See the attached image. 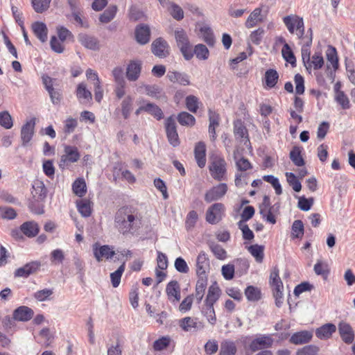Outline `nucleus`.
Returning <instances> with one entry per match:
<instances>
[{
  "label": "nucleus",
  "mask_w": 355,
  "mask_h": 355,
  "mask_svg": "<svg viewBox=\"0 0 355 355\" xmlns=\"http://www.w3.org/2000/svg\"><path fill=\"white\" fill-rule=\"evenodd\" d=\"M140 215L132 207H122L115 214L114 226L123 235L133 234L140 228Z\"/></svg>",
  "instance_id": "1"
},
{
  "label": "nucleus",
  "mask_w": 355,
  "mask_h": 355,
  "mask_svg": "<svg viewBox=\"0 0 355 355\" xmlns=\"http://www.w3.org/2000/svg\"><path fill=\"white\" fill-rule=\"evenodd\" d=\"M283 21L290 33L293 34L296 31L295 34L298 39L304 37V24L302 17L297 15H288L284 17Z\"/></svg>",
  "instance_id": "2"
},
{
  "label": "nucleus",
  "mask_w": 355,
  "mask_h": 355,
  "mask_svg": "<svg viewBox=\"0 0 355 355\" xmlns=\"http://www.w3.org/2000/svg\"><path fill=\"white\" fill-rule=\"evenodd\" d=\"M226 162L220 157H215L209 166V170L211 177L217 180L221 181L225 179Z\"/></svg>",
  "instance_id": "3"
},
{
  "label": "nucleus",
  "mask_w": 355,
  "mask_h": 355,
  "mask_svg": "<svg viewBox=\"0 0 355 355\" xmlns=\"http://www.w3.org/2000/svg\"><path fill=\"white\" fill-rule=\"evenodd\" d=\"M225 211V206L220 202H216L211 205L206 212V220L207 223L214 225L222 220Z\"/></svg>",
  "instance_id": "4"
},
{
  "label": "nucleus",
  "mask_w": 355,
  "mask_h": 355,
  "mask_svg": "<svg viewBox=\"0 0 355 355\" xmlns=\"http://www.w3.org/2000/svg\"><path fill=\"white\" fill-rule=\"evenodd\" d=\"M36 124V118L33 117L27 121L21 127L20 132V138L21 146H28L35 134V126Z\"/></svg>",
  "instance_id": "5"
},
{
  "label": "nucleus",
  "mask_w": 355,
  "mask_h": 355,
  "mask_svg": "<svg viewBox=\"0 0 355 355\" xmlns=\"http://www.w3.org/2000/svg\"><path fill=\"white\" fill-rule=\"evenodd\" d=\"M326 58L327 60V73L329 74L332 80L334 79V73L338 69V58L337 51L333 46H329L326 51Z\"/></svg>",
  "instance_id": "6"
},
{
  "label": "nucleus",
  "mask_w": 355,
  "mask_h": 355,
  "mask_svg": "<svg viewBox=\"0 0 355 355\" xmlns=\"http://www.w3.org/2000/svg\"><path fill=\"white\" fill-rule=\"evenodd\" d=\"M166 132L168 141L173 147L180 145V141L177 132L176 123L174 118L171 116L166 120Z\"/></svg>",
  "instance_id": "7"
},
{
  "label": "nucleus",
  "mask_w": 355,
  "mask_h": 355,
  "mask_svg": "<svg viewBox=\"0 0 355 355\" xmlns=\"http://www.w3.org/2000/svg\"><path fill=\"white\" fill-rule=\"evenodd\" d=\"M227 191V185L225 183H220L208 190L205 195V200L211 202L223 198Z\"/></svg>",
  "instance_id": "8"
},
{
  "label": "nucleus",
  "mask_w": 355,
  "mask_h": 355,
  "mask_svg": "<svg viewBox=\"0 0 355 355\" xmlns=\"http://www.w3.org/2000/svg\"><path fill=\"white\" fill-rule=\"evenodd\" d=\"M94 256L98 261H101L103 258L106 259H111L115 254L114 248L108 245L99 246L98 243H96L92 246Z\"/></svg>",
  "instance_id": "9"
},
{
  "label": "nucleus",
  "mask_w": 355,
  "mask_h": 355,
  "mask_svg": "<svg viewBox=\"0 0 355 355\" xmlns=\"http://www.w3.org/2000/svg\"><path fill=\"white\" fill-rule=\"evenodd\" d=\"M304 44L302 46L301 53L302 58L304 66H307L306 64L310 62L311 59V51L310 48L312 44L313 40V32L312 29L309 28L304 37L301 39Z\"/></svg>",
  "instance_id": "10"
},
{
  "label": "nucleus",
  "mask_w": 355,
  "mask_h": 355,
  "mask_svg": "<svg viewBox=\"0 0 355 355\" xmlns=\"http://www.w3.org/2000/svg\"><path fill=\"white\" fill-rule=\"evenodd\" d=\"M274 340L269 335H261L259 337L254 339L250 344V349L255 352L260 349L271 347Z\"/></svg>",
  "instance_id": "11"
},
{
  "label": "nucleus",
  "mask_w": 355,
  "mask_h": 355,
  "mask_svg": "<svg viewBox=\"0 0 355 355\" xmlns=\"http://www.w3.org/2000/svg\"><path fill=\"white\" fill-rule=\"evenodd\" d=\"M168 45L166 41L161 37L154 40L151 44L153 53L159 58H163L168 55Z\"/></svg>",
  "instance_id": "12"
},
{
  "label": "nucleus",
  "mask_w": 355,
  "mask_h": 355,
  "mask_svg": "<svg viewBox=\"0 0 355 355\" xmlns=\"http://www.w3.org/2000/svg\"><path fill=\"white\" fill-rule=\"evenodd\" d=\"M135 37L137 43L141 45L146 44L150 38V30L146 24H139L135 30Z\"/></svg>",
  "instance_id": "13"
},
{
  "label": "nucleus",
  "mask_w": 355,
  "mask_h": 355,
  "mask_svg": "<svg viewBox=\"0 0 355 355\" xmlns=\"http://www.w3.org/2000/svg\"><path fill=\"white\" fill-rule=\"evenodd\" d=\"M33 199L37 202L43 201L47 195V189L43 181L35 180L32 184L31 191Z\"/></svg>",
  "instance_id": "14"
},
{
  "label": "nucleus",
  "mask_w": 355,
  "mask_h": 355,
  "mask_svg": "<svg viewBox=\"0 0 355 355\" xmlns=\"http://www.w3.org/2000/svg\"><path fill=\"white\" fill-rule=\"evenodd\" d=\"M234 134L237 140L243 142L247 147L250 144L248 130L241 120L234 122Z\"/></svg>",
  "instance_id": "15"
},
{
  "label": "nucleus",
  "mask_w": 355,
  "mask_h": 355,
  "mask_svg": "<svg viewBox=\"0 0 355 355\" xmlns=\"http://www.w3.org/2000/svg\"><path fill=\"white\" fill-rule=\"evenodd\" d=\"M339 334L344 343L351 344L354 340V332L351 325L345 322L338 324Z\"/></svg>",
  "instance_id": "16"
},
{
  "label": "nucleus",
  "mask_w": 355,
  "mask_h": 355,
  "mask_svg": "<svg viewBox=\"0 0 355 355\" xmlns=\"http://www.w3.org/2000/svg\"><path fill=\"white\" fill-rule=\"evenodd\" d=\"M78 42L86 49L97 51L100 49L98 40L94 36L80 33L78 36Z\"/></svg>",
  "instance_id": "17"
},
{
  "label": "nucleus",
  "mask_w": 355,
  "mask_h": 355,
  "mask_svg": "<svg viewBox=\"0 0 355 355\" xmlns=\"http://www.w3.org/2000/svg\"><path fill=\"white\" fill-rule=\"evenodd\" d=\"M80 157V155L76 146H65L64 154L61 157L60 166H62L66 162H76Z\"/></svg>",
  "instance_id": "18"
},
{
  "label": "nucleus",
  "mask_w": 355,
  "mask_h": 355,
  "mask_svg": "<svg viewBox=\"0 0 355 355\" xmlns=\"http://www.w3.org/2000/svg\"><path fill=\"white\" fill-rule=\"evenodd\" d=\"M209 269V260L205 252H200L196 259V273L198 277L207 276V271Z\"/></svg>",
  "instance_id": "19"
},
{
  "label": "nucleus",
  "mask_w": 355,
  "mask_h": 355,
  "mask_svg": "<svg viewBox=\"0 0 355 355\" xmlns=\"http://www.w3.org/2000/svg\"><path fill=\"white\" fill-rule=\"evenodd\" d=\"M142 63L139 60L131 61L128 65L126 77L130 81H136L141 73Z\"/></svg>",
  "instance_id": "20"
},
{
  "label": "nucleus",
  "mask_w": 355,
  "mask_h": 355,
  "mask_svg": "<svg viewBox=\"0 0 355 355\" xmlns=\"http://www.w3.org/2000/svg\"><path fill=\"white\" fill-rule=\"evenodd\" d=\"M39 261H32L26 263L23 267L19 268L15 272L16 277H28L30 275L35 272L40 267Z\"/></svg>",
  "instance_id": "21"
},
{
  "label": "nucleus",
  "mask_w": 355,
  "mask_h": 355,
  "mask_svg": "<svg viewBox=\"0 0 355 355\" xmlns=\"http://www.w3.org/2000/svg\"><path fill=\"white\" fill-rule=\"evenodd\" d=\"M194 156L197 164L200 168L205 167L206 164V145L203 141H198L194 148Z\"/></svg>",
  "instance_id": "22"
},
{
  "label": "nucleus",
  "mask_w": 355,
  "mask_h": 355,
  "mask_svg": "<svg viewBox=\"0 0 355 355\" xmlns=\"http://www.w3.org/2000/svg\"><path fill=\"white\" fill-rule=\"evenodd\" d=\"M138 103H144L145 112L150 114L157 120H161L164 117V114L162 109L156 104L150 102H147L144 98H141L137 101Z\"/></svg>",
  "instance_id": "23"
},
{
  "label": "nucleus",
  "mask_w": 355,
  "mask_h": 355,
  "mask_svg": "<svg viewBox=\"0 0 355 355\" xmlns=\"http://www.w3.org/2000/svg\"><path fill=\"white\" fill-rule=\"evenodd\" d=\"M33 311L26 306H21L13 311V319L17 321L26 322L33 316Z\"/></svg>",
  "instance_id": "24"
},
{
  "label": "nucleus",
  "mask_w": 355,
  "mask_h": 355,
  "mask_svg": "<svg viewBox=\"0 0 355 355\" xmlns=\"http://www.w3.org/2000/svg\"><path fill=\"white\" fill-rule=\"evenodd\" d=\"M313 337L311 332L301 331L293 334L290 338V343L295 345H303L309 343Z\"/></svg>",
  "instance_id": "25"
},
{
  "label": "nucleus",
  "mask_w": 355,
  "mask_h": 355,
  "mask_svg": "<svg viewBox=\"0 0 355 355\" xmlns=\"http://www.w3.org/2000/svg\"><path fill=\"white\" fill-rule=\"evenodd\" d=\"M336 327L332 323L325 324L315 330L316 336L321 339H328L336 332Z\"/></svg>",
  "instance_id": "26"
},
{
  "label": "nucleus",
  "mask_w": 355,
  "mask_h": 355,
  "mask_svg": "<svg viewBox=\"0 0 355 355\" xmlns=\"http://www.w3.org/2000/svg\"><path fill=\"white\" fill-rule=\"evenodd\" d=\"M76 96L81 103H87L92 98L91 92L87 89L86 85L84 83H80L78 85Z\"/></svg>",
  "instance_id": "27"
},
{
  "label": "nucleus",
  "mask_w": 355,
  "mask_h": 355,
  "mask_svg": "<svg viewBox=\"0 0 355 355\" xmlns=\"http://www.w3.org/2000/svg\"><path fill=\"white\" fill-rule=\"evenodd\" d=\"M166 293L169 300H171L172 297H173L174 300L180 301L181 296L180 287L178 282L175 280L168 282L166 285Z\"/></svg>",
  "instance_id": "28"
},
{
  "label": "nucleus",
  "mask_w": 355,
  "mask_h": 355,
  "mask_svg": "<svg viewBox=\"0 0 355 355\" xmlns=\"http://www.w3.org/2000/svg\"><path fill=\"white\" fill-rule=\"evenodd\" d=\"M207 285V277L200 276L196 286L195 297L197 300L198 304H200L203 298L205 291Z\"/></svg>",
  "instance_id": "29"
},
{
  "label": "nucleus",
  "mask_w": 355,
  "mask_h": 355,
  "mask_svg": "<svg viewBox=\"0 0 355 355\" xmlns=\"http://www.w3.org/2000/svg\"><path fill=\"white\" fill-rule=\"evenodd\" d=\"M233 158L236 163L238 171L245 172L252 168V166L249 160L243 157H239V150L235 149L233 152Z\"/></svg>",
  "instance_id": "30"
},
{
  "label": "nucleus",
  "mask_w": 355,
  "mask_h": 355,
  "mask_svg": "<svg viewBox=\"0 0 355 355\" xmlns=\"http://www.w3.org/2000/svg\"><path fill=\"white\" fill-rule=\"evenodd\" d=\"M33 31L35 36L42 42H44L47 40V27L43 22L37 21L32 26Z\"/></svg>",
  "instance_id": "31"
},
{
  "label": "nucleus",
  "mask_w": 355,
  "mask_h": 355,
  "mask_svg": "<svg viewBox=\"0 0 355 355\" xmlns=\"http://www.w3.org/2000/svg\"><path fill=\"white\" fill-rule=\"evenodd\" d=\"M21 231L28 237H34L39 232V226L34 221H28L21 225Z\"/></svg>",
  "instance_id": "32"
},
{
  "label": "nucleus",
  "mask_w": 355,
  "mask_h": 355,
  "mask_svg": "<svg viewBox=\"0 0 355 355\" xmlns=\"http://www.w3.org/2000/svg\"><path fill=\"white\" fill-rule=\"evenodd\" d=\"M263 21L261 16V9L255 8L248 17L245 26L247 28H251Z\"/></svg>",
  "instance_id": "33"
},
{
  "label": "nucleus",
  "mask_w": 355,
  "mask_h": 355,
  "mask_svg": "<svg viewBox=\"0 0 355 355\" xmlns=\"http://www.w3.org/2000/svg\"><path fill=\"white\" fill-rule=\"evenodd\" d=\"M200 32L203 41L209 46H214L216 42V40L211 28L209 26H204L200 28Z\"/></svg>",
  "instance_id": "34"
},
{
  "label": "nucleus",
  "mask_w": 355,
  "mask_h": 355,
  "mask_svg": "<svg viewBox=\"0 0 355 355\" xmlns=\"http://www.w3.org/2000/svg\"><path fill=\"white\" fill-rule=\"evenodd\" d=\"M236 344L232 340H226L221 343L218 355H236Z\"/></svg>",
  "instance_id": "35"
},
{
  "label": "nucleus",
  "mask_w": 355,
  "mask_h": 355,
  "mask_svg": "<svg viewBox=\"0 0 355 355\" xmlns=\"http://www.w3.org/2000/svg\"><path fill=\"white\" fill-rule=\"evenodd\" d=\"M220 296V288L216 285L209 286L208 293L205 300V304L212 305L216 303Z\"/></svg>",
  "instance_id": "36"
},
{
  "label": "nucleus",
  "mask_w": 355,
  "mask_h": 355,
  "mask_svg": "<svg viewBox=\"0 0 355 355\" xmlns=\"http://www.w3.org/2000/svg\"><path fill=\"white\" fill-rule=\"evenodd\" d=\"M324 64L323 57L321 53L315 52L310 59V62L307 63L305 66L306 69L313 67L314 69L318 70L321 69Z\"/></svg>",
  "instance_id": "37"
},
{
  "label": "nucleus",
  "mask_w": 355,
  "mask_h": 355,
  "mask_svg": "<svg viewBox=\"0 0 355 355\" xmlns=\"http://www.w3.org/2000/svg\"><path fill=\"white\" fill-rule=\"evenodd\" d=\"M244 293L248 300L251 302H257L261 297L260 289L254 286H248L245 289Z\"/></svg>",
  "instance_id": "38"
},
{
  "label": "nucleus",
  "mask_w": 355,
  "mask_h": 355,
  "mask_svg": "<svg viewBox=\"0 0 355 355\" xmlns=\"http://www.w3.org/2000/svg\"><path fill=\"white\" fill-rule=\"evenodd\" d=\"M202 314L207 318L209 323L214 325L216 322V317L214 306L205 304L201 310Z\"/></svg>",
  "instance_id": "39"
},
{
  "label": "nucleus",
  "mask_w": 355,
  "mask_h": 355,
  "mask_svg": "<svg viewBox=\"0 0 355 355\" xmlns=\"http://www.w3.org/2000/svg\"><path fill=\"white\" fill-rule=\"evenodd\" d=\"M125 262L126 260L123 261L119 268L110 274L111 282L114 288L118 287L120 284L121 276L125 270Z\"/></svg>",
  "instance_id": "40"
},
{
  "label": "nucleus",
  "mask_w": 355,
  "mask_h": 355,
  "mask_svg": "<svg viewBox=\"0 0 355 355\" xmlns=\"http://www.w3.org/2000/svg\"><path fill=\"white\" fill-rule=\"evenodd\" d=\"M72 189L76 196L83 197L87 192L85 180L83 178L77 179L72 184Z\"/></svg>",
  "instance_id": "41"
},
{
  "label": "nucleus",
  "mask_w": 355,
  "mask_h": 355,
  "mask_svg": "<svg viewBox=\"0 0 355 355\" xmlns=\"http://www.w3.org/2000/svg\"><path fill=\"white\" fill-rule=\"evenodd\" d=\"M279 79V74L276 70L270 69L265 73V81L266 85L270 87H274Z\"/></svg>",
  "instance_id": "42"
},
{
  "label": "nucleus",
  "mask_w": 355,
  "mask_h": 355,
  "mask_svg": "<svg viewBox=\"0 0 355 355\" xmlns=\"http://www.w3.org/2000/svg\"><path fill=\"white\" fill-rule=\"evenodd\" d=\"M250 253L255 258V260L258 263H261L263 259V250L264 248L262 245L258 244L252 245L248 248Z\"/></svg>",
  "instance_id": "43"
},
{
  "label": "nucleus",
  "mask_w": 355,
  "mask_h": 355,
  "mask_svg": "<svg viewBox=\"0 0 355 355\" xmlns=\"http://www.w3.org/2000/svg\"><path fill=\"white\" fill-rule=\"evenodd\" d=\"M196 55V58L201 60H206L209 55V51L207 47L202 44H198L194 46L193 55Z\"/></svg>",
  "instance_id": "44"
},
{
  "label": "nucleus",
  "mask_w": 355,
  "mask_h": 355,
  "mask_svg": "<svg viewBox=\"0 0 355 355\" xmlns=\"http://www.w3.org/2000/svg\"><path fill=\"white\" fill-rule=\"evenodd\" d=\"M117 11L116 6H111L108 7L103 12L101 15L99 20L102 23H108L114 19Z\"/></svg>",
  "instance_id": "45"
},
{
  "label": "nucleus",
  "mask_w": 355,
  "mask_h": 355,
  "mask_svg": "<svg viewBox=\"0 0 355 355\" xmlns=\"http://www.w3.org/2000/svg\"><path fill=\"white\" fill-rule=\"evenodd\" d=\"M177 119L182 125L193 126L196 122L195 117L187 112H180Z\"/></svg>",
  "instance_id": "46"
},
{
  "label": "nucleus",
  "mask_w": 355,
  "mask_h": 355,
  "mask_svg": "<svg viewBox=\"0 0 355 355\" xmlns=\"http://www.w3.org/2000/svg\"><path fill=\"white\" fill-rule=\"evenodd\" d=\"M290 159L295 166H302L305 162L301 155V150L299 147L295 146L290 152Z\"/></svg>",
  "instance_id": "47"
},
{
  "label": "nucleus",
  "mask_w": 355,
  "mask_h": 355,
  "mask_svg": "<svg viewBox=\"0 0 355 355\" xmlns=\"http://www.w3.org/2000/svg\"><path fill=\"white\" fill-rule=\"evenodd\" d=\"M174 35L178 46L190 43L187 33L181 28H178L175 30Z\"/></svg>",
  "instance_id": "48"
},
{
  "label": "nucleus",
  "mask_w": 355,
  "mask_h": 355,
  "mask_svg": "<svg viewBox=\"0 0 355 355\" xmlns=\"http://www.w3.org/2000/svg\"><path fill=\"white\" fill-rule=\"evenodd\" d=\"M133 103V98L127 96L121 102V112L124 119H127L130 116Z\"/></svg>",
  "instance_id": "49"
},
{
  "label": "nucleus",
  "mask_w": 355,
  "mask_h": 355,
  "mask_svg": "<svg viewBox=\"0 0 355 355\" xmlns=\"http://www.w3.org/2000/svg\"><path fill=\"white\" fill-rule=\"evenodd\" d=\"M209 248L215 257L220 260H223L227 257L225 250L218 243L211 242L209 244Z\"/></svg>",
  "instance_id": "50"
},
{
  "label": "nucleus",
  "mask_w": 355,
  "mask_h": 355,
  "mask_svg": "<svg viewBox=\"0 0 355 355\" xmlns=\"http://www.w3.org/2000/svg\"><path fill=\"white\" fill-rule=\"evenodd\" d=\"M282 57L286 62H289L293 66L295 64L296 59L295 55L290 46L287 43H285V44L283 46L282 49Z\"/></svg>",
  "instance_id": "51"
},
{
  "label": "nucleus",
  "mask_w": 355,
  "mask_h": 355,
  "mask_svg": "<svg viewBox=\"0 0 355 355\" xmlns=\"http://www.w3.org/2000/svg\"><path fill=\"white\" fill-rule=\"evenodd\" d=\"M279 272L277 266H275L270 272L269 282L272 288L284 286L279 277Z\"/></svg>",
  "instance_id": "52"
},
{
  "label": "nucleus",
  "mask_w": 355,
  "mask_h": 355,
  "mask_svg": "<svg viewBox=\"0 0 355 355\" xmlns=\"http://www.w3.org/2000/svg\"><path fill=\"white\" fill-rule=\"evenodd\" d=\"M196 324V318L185 317L180 320L179 325L184 331H190L195 329Z\"/></svg>",
  "instance_id": "53"
},
{
  "label": "nucleus",
  "mask_w": 355,
  "mask_h": 355,
  "mask_svg": "<svg viewBox=\"0 0 355 355\" xmlns=\"http://www.w3.org/2000/svg\"><path fill=\"white\" fill-rule=\"evenodd\" d=\"M285 175L287 178L288 184L292 187L293 189L296 192L300 191L302 189V184L297 180L296 175L291 172H286Z\"/></svg>",
  "instance_id": "54"
},
{
  "label": "nucleus",
  "mask_w": 355,
  "mask_h": 355,
  "mask_svg": "<svg viewBox=\"0 0 355 355\" xmlns=\"http://www.w3.org/2000/svg\"><path fill=\"white\" fill-rule=\"evenodd\" d=\"M263 180L270 183L273 187L277 195H281L282 193V186L278 178L272 175H266L263 177Z\"/></svg>",
  "instance_id": "55"
},
{
  "label": "nucleus",
  "mask_w": 355,
  "mask_h": 355,
  "mask_svg": "<svg viewBox=\"0 0 355 355\" xmlns=\"http://www.w3.org/2000/svg\"><path fill=\"white\" fill-rule=\"evenodd\" d=\"M51 0H32V5L35 11L37 13H42L46 10Z\"/></svg>",
  "instance_id": "56"
},
{
  "label": "nucleus",
  "mask_w": 355,
  "mask_h": 355,
  "mask_svg": "<svg viewBox=\"0 0 355 355\" xmlns=\"http://www.w3.org/2000/svg\"><path fill=\"white\" fill-rule=\"evenodd\" d=\"M0 125L6 129L13 126L12 118L8 111L0 112Z\"/></svg>",
  "instance_id": "57"
},
{
  "label": "nucleus",
  "mask_w": 355,
  "mask_h": 355,
  "mask_svg": "<svg viewBox=\"0 0 355 355\" xmlns=\"http://www.w3.org/2000/svg\"><path fill=\"white\" fill-rule=\"evenodd\" d=\"M334 99L343 110H347L350 108V102L349 98L345 94V92H338V94L334 95Z\"/></svg>",
  "instance_id": "58"
},
{
  "label": "nucleus",
  "mask_w": 355,
  "mask_h": 355,
  "mask_svg": "<svg viewBox=\"0 0 355 355\" xmlns=\"http://www.w3.org/2000/svg\"><path fill=\"white\" fill-rule=\"evenodd\" d=\"M198 215L197 212L194 210L190 211L187 216L186 221H185V227H186L187 230H192L195 227V225L198 221Z\"/></svg>",
  "instance_id": "59"
},
{
  "label": "nucleus",
  "mask_w": 355,
  "mask_h": 355,
  "mask_svg": "<svg viewBox=\"0 0 355 355\" xmlns=\"http://www.w3.org/2000/svg\"><path fill=\"white\" fill-rule=\"evenodd\" d=\"M304 224L302 220H296L292 225V235L294 238H302L304 235Z\"/></svg>",
  "instance_id": "60"
},
{
  "label": "nucleus",
  "mask_w": 355,
  "mask_h": 355,
  "mask_svg": "<svg viewBox=\"0 0 355 355\" xmlns=\"http://www.w3.org/2000/svg\"><path fill=\"white\" fill-rule=\"evenodd\" d=\"M144 88H145L146 95H148L152 98H156V99H158L160 98L161 94H162V89L158 85H144Z\"/></svg>",
  "instance_id": "61"
},
{
  "label": "nucleus",
  "mask_w": 355,
  "mask_h": 355,
  "mask_svg": "<svg viewBox=\"0 0 355 355\" xmlns=\"http://www.w3.org/2000/svg\"><path fill=\"white\" fill-rule=\"evenodd\" d=\"M239 228L242 232L243 239L251 241L254 239V235L253 232L249 228L248 225L243 221H239L237 223Z\"/></svg>",
  "instance_id": "62"
},
{
  "label": "nucleus",
  "mask_w": 355,
  "mask_h": 355,
  "mask_svg": "<svg viewBox=\"0 0 355 355\" xmlns=\"http://www.w3.org/2000/svg\"><path fill=\"white\" fill-rule=\"evenodd\" d=\"M319 350V347L316 345H306L304 347L299 349L296 352V355H317Z\"/></svg>",
  "instance_id": "63"
},
{
  "label": "nucleus",
  "mask_w": 355,
  "mask_h": 355,
  "mask_svg": "<svg viewBox=\"0 0 355 355\" xmlns=\"http://www.w3.org/2000/svg\"><path fill=\"white\" fill-rule=\"evenodd\" d=\"M44 173L49 178L53 179L55 175V167L52 160H44L42 164Z\"/></svg>",
  "instance_id": "64"
}]
</instances>
